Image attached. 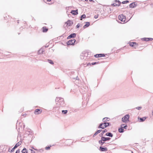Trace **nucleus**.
<instances>
[{
  "instance_id": "1",
  "label": "nucleus",
  "mask_w": 153,
  "mask_h": 153,
  "mask_svg": "<svg viewBox=\"0 0 153 153\" xmlns=\"http://www.w3.org/2000/svg\"><path fill=\"white\" fill-rule=\"evenodd\" d=\"M56 105L61 107H64L65 105V102L63 98L61 97H56Z\"/></svg>"
},
{
  "instance_id": "2",
  "label": "nucleus",
  "mask_w": 153,
  "mask_h": 153,
  "mask_svg": "<svg viewBox=\"0 0 153 153\" xmlns=\"http://www.w3.org/2000/svg\"><path fill=\"white\" fill-rule=\"evenodd\" d=\"M110 124L109 123H102L100 124L98 128L103 129L109 126Z\"/></svg>"
},
{
  "instance_id": "3",
  "label": "nucleus",
  "mask_w": 153,
  "mask_h": 153,
  "mask_svg": "<svg viewBox=\"0 0 153 153\" xmlns=\"http://www.w3.org/2000/svg\"><path fill=\"white\" fill-rule=\"evenodd\" d=\"M129 115L128 114L125 115L122 117V121L125 123H126L127 122L129 121Z\"/></svg>"
},
{
  "instance_id": "4",
  "label": "nucleus",
  "mask_w": 153,
  "mask_h": 153,
  "mask_svg": "<svg viewBox=\"0 0 153 153\" xmlns=\"http://www.w3.org/2000/svg\"><path fill=\"white\" fill-rule=\"evenodd\" d=\"M61 107L60 106H58L57 105L54 107L53 108V111L55 112L56 114H58L60 113V111L59 110V109Z\"/></svg>"
},
{
  "instance_id": "5",
  "label": "nucleus",
  "mask_w": 153,
  "mask_h": 153,
  "mask_svg": "<svg viewBox=\"0 0 153 153\" xmlns=\"http://www.w3.org/2000/svg\"><path fill=\"white\" fill-rule=\"evenodd\" d=\"M118 18L120 21L122 22H126V17L123 14H121L119 16Z\"/></svg>"
},
{
  "instance_id": "6",
  "label": "nucleus",
  "mask_w": 153,
  "mask_h": 153,
  "mask_svg": "<svg viewBox=\"0 0 153 153\" xmlns=\"http://www.w3.org/2000/svg\"><path fill=\"white\" fill-rule=\"evenodd\" d=\"M75 42L76 40L75 39H73L70 40L67 42V44L68 45H73Z\"/></svg>"
},
{
  "instance_id": "7",
  "label": "nucleus",
  "mask_w": 153,
  "mask_h": 153,
  "mask_svg": "<svg viewBox=\"0 0 153 153\" xmlns=\"http://www.w3.org/2000/svg\"><path fill=\"white\" fill-rule=\"evenodd\" d=\"M115 3L112 4L111 5L112 6H119L121 4V2L119 0H115Z\"/></svg>"
},
{
  "instance_id": "8",
  "label": "nucleus",
  "mask_w": 153,
  "mask_h": 153,
  "mask_svg": "<svg viewBox=\"0 0 153 153\" xmlns=\"http://www.w3.org/2000/svg\"><path fill=\"white\" fill-rule=\"evenodd\" d=\"M42 110L40 109H36L34 111V113L35 114H39L41 113Z\"/></svg>"
},
{
  "instance_id": "9",
  "label": "nucleus",
  "mask_w": 153,
  "mask_h": 153,
  "mask_svg": "<svg viewBox=\"0 0 153 153\" xmlns=\"http://www.w3.org/2000/svg\"><path fill=\"white\" fill-rule=\"evenodd\" d=\"M76 36V34L75 33H71L67 37V39H69L71 38H74Z\"/></svg>"
},
{
  "instance_id": "10",
  "label": "nucleus",
  "mask_w": 153,
  "mask_h": 153,
  "mask_svg": "<svg viewBox=\"0 0 153 153\" xmlns=\"http://www.w3.org/2000/svg\"><path fill=\"white\" fill-rule=\"evenodd\" d=\"M105 56V54L103 53L97 54L95 55L94 56L96 58L99 57H103Z\"/></svg>"
},
{
  "instance_id": "11",
  "label": "nucleus",
  "mask_w": 153,
  "mask_h": 153,
  "mask_svg": "<svg viewBox=\"0 0 153 153\" xmlns=\"http://www.w3.org/2000/svg\"><path fill=\"white\" fill-rule=\"evenodd\" d=\"M137 4L135 2H133L129 5V7L130 8H134L137 6Z\"/></svg>"
},
{
  "instance_id": "12",
  "label": "nucleus",
  "mask_w": 153,
  "mask_h": 153,
  "mask_svg": "<svg viewBox=\"0 0 153 153\" xmlns=\"http://www.w3.org/2000/svg\"><path fill=\"white\" fill-rule=\"evenodd\" d=\"M101 139L103 141H106L107 140H109L111 139V138L110 137H101Z\"/></svg>"
},
{
  "instance_id": "13",
  "label": "nucleus",
  "mask_w": 153,
  "mask_h": 153,
  "mask_svg": "<svg viewBox=\"0 0 153 153\" xmlns=\"http://www.w3.org/2000/svg\"><path fill=\"white\" fill-rule=\"evenodd\" d=\"M100 150L102 152H106L108 150L107 149L106 147H103L102 146L100 147Z\"/></svg>"
},
{
  "instance_id": "14",
  "label": "nucleus",
  "mask_w": 153,
  "mask_h": 153,
  "mask_svg": "<svg viewBox=\"0 0 153 153\" xmlns=\"http://www.w3.org/2000/svg\"><path fill=\"white\" fill-rule=\"evenodd\" d=\"M71 13L74 15H76L78 14V9L75 10H72L71 12Z\"/></svg>"
},
{
  "instance_id": "15",
  "label": "nucleus",
  "mask_w": 153,
  "mask_h": 153,
  "mask_svg": "<svg viewBox=\"0 0 153 153\" xmlns=\"http://www.w3.org/2000/svg\"><path fill=\"white\" fill-rule=\"evenodd\" d=\"M65 23L67 25L69 26H71L72 24H73V22L71 20H68Z\"/></svg>"
},
{
  "instance_id": "16",
  "label": "nucleus",
  "mask_w": 153,
  "mask_h": 153,
  "mask_svg": "<svg viewBox=\"0 0 153 153\" xmlns=\"http://www.w3.org/2000/svg\"><path fill=\"white\" fill-rule=\"evenodd\" d=\"M110 120V119L108 117H105L102 119V121L103 123H107V121H109Z\"/></svg>"
},
{
  "instance_id": "17",
  "label": "nucleus",
  "mask_w": 153,
  "mask_h": 153,
  "mask_svg": "<svg viewBox=\"0 0 153 153\" xmlns=\"http://www.w3.org/2000/svg\"><path fill=\"white\" fill-rule=\"evenodd\" d=\"M102 131V130L101 129L97 131L93 135V137H95L97 134L100 132Z\"/></svg>"
},
{
  "instance_id": "18",
  "label": "nucleus",
  "mask_w": 153,
  "mask_h": 153,
  "mask_svg": "<svg viewBox=\"0 0 153 153\" xmlns=\"http://www.w3.org/2000/svg\"><path fill=\"white\" fill-rule=\"evenodd\" d=\"M121 127L122 128H124V129H127L128 127V126H127V125L125 124H121Z\"/></svg>"
},
{
  "instance_id": "19",
  "label": "nucleus",
  "mask_w": 153,
  "mask_h": 153,
  "mask_svg": "<svg viewBox=\"0 0 153 153\" xmlns=\"http://www.w3.org/2000/svg\"><path fill=\"white\" fill-rule=\"evenodd\" d=\"M105 135L107 136H109L111 137H112L113 136V134L111 132H108L106 133Z\"/></svg>"
},
{
  "instance_id": "20",
  "label": "nucleus",
  "mask_w": 153,
  "mask_h": 153,
  "mask_svg": "<svg viewBox=\"0 0 153 153\" xmlns=\"http://www.w3.org/2000/svg\"><path fill=\"white\" fill-rule=\"evenodd\" d=\"M86 24L83 26V28H85L88 27L90 25V22H86Z\"/></svg>"
},
{
  "instance_id": "21",
  "label": "nucleus",
  "mask_w": 153,
  "mask_h": 153,
  "mask_svg": "<svg viewBox=\"0 0 153 153\" xmlns=\"http://www.w3.org/2000/svg\"><path fill=\"white\" fill-rule=\"evenodd\" d=\"M118 131L120 133H122L124 132V129L123 128L120 127V128L118 129Z\"/></svg>"
},
{
  "instance_id": "22",
  "label": "nucleus",
  "mask_w": 153,
  "mask_h": 153,
  "mask_svg": "<svg viewBox=\"0 0 153 153\" xmlns=\"http://www.w3.org/2000/svg\"><path fill=\"white\" fill-rule=\"evenodd\" d=\"M42 31L43 32H46L48 29L47 28H46V27H44L42 28Z\"/></svg>"
},
{
  "instance_id": "23",
  "label": "nucleus",
  "mask_w": 153,
  "mask_h": 153,
  "mask_svg": "<svg viewBox=\"0 0 153 153\" xmlns=\"http://www.w3.org/2000/svg\"><path fill=\"white\" fill-rule=\"evenodd\" d=\"M146 117H143L142 118H140L139 119L140 121V122H143L146 119Z\"/></svg>"
},
{
  "instance_id": "24",
  "label": "nucleus",
  "mask_w": 153,
  "mask_h": 153,
  "mask_svg": "<svg viewBox=\"0 0 153 153\" xmlns=\"http://www.w3.org/2000/svg\"><path fill=\"white\" fill-rule=\"evenodd\" d=\"M22 153H27V151L26 148H24L22 151Z\"/></svg>"
},
{
  "instance_id": "25",
  "label": "nucleus",
  "mask_w": 153,
  "mask_h": 153,
  "mask_svg": "<svg viewBox=\"0 0 153 153\" xmlns=\"http://www.w3.org/2000/svg\"><path fill=\"white\" fill-rule=\"evenodd\" d=\"M44 51L42 49H40V50L38 51V53L39 54H43V52Z\"/></svg>"
},
{
  "instance_id": "26",
  "label": "nucleus",
  "mask_w": 153,
  "mask_h": 153,
  "mask_svg": "<svg viewBox=\"0 0 153 153\" xmlns=\"http://www.w3.org/2000/svg\"><path fill=\"white\" fill-rule=\"evenodd\" d=\"M104 142L105 141H103L102 140V139H101V140L99 141V143L101 145H102L105 143Z\"/></svg>"
},
{
  "instance_id": "27",
  "label": "nucleus",
  "mask_w": 153,
  "mask_h": 153,
  "mask_svg": "<svg viewBox=\"0 0 153 153\" xmlns=\"http://www.w3.org/2000/svg\"><path fill=\"white\" fill-rule=\"evenodd\" d=\"M21 145V144L19 143V142H18L14 146V147L16 149L17 148L18 146H19Z\"/></svg>"
},
{
  "instance_id": "28",
  "label": "nucleus",
  "mask_w": 153,
  "mask_h": 153,
  "mask_svg": "<svg viewBox=\"0 0 153 153\" xmlns=\"http://www.w3.org/2000/svg\"><path fill=\"white\" fill-rule=\"evenodd\" d=\"M142 40L145 41H149L148 38H143L142 39Z\"/></svg>"
},
{
  "instance_id": "29",
  "label": "nucleus",
  "mask_w": 153,
  "mask_h": 153,
  "mask_svg": "<svg viewBox=\"0 0 153 153\" xmlns=\"http://www.w3.org/2000/svg\"><path fill=\"white\" fill-rule=\"evenodd\" d=\"M137 44V43L136 42H131L130 44V45L131 47H133L134 45H136Z\"/></svg>"
},
{
  "instance_id": "30",
  "label": "nucleus",
  "mask_w": 153,
  "mask_h": 153,
  "mask_svg": "<svg viewBox=\"0 0 153 153\" xmlns=\"http://www.w3.org/2000/svg\"><path fill=\"white\" fill-rule=\"evenodd\" d=\"M48 62L51 64H53V61L51 59H48Z\"/></svg>"
},
{
  "instance_id": "31",
  "label": "nucleus",
  "mask_w": 153,
  "mask_h": 153,
  "mask_svg": "<svg viewBox=\"0 0 153 153\" xmlns=\"http://www.w3.org/2000/svg\"><path fill=\"white\" fill-rule=\"evenodd\" d=\"M86 17V16L85 14H83L81 16V19H80V20H82V19H84Z\"/></svg>"
},
{
  "instance_id": "32",
  "label": "nucleus",
  "mask_w": 153,
  "mask_h": 153,
  "mask_svg": "<svg viewBox=\"0 0 153 153\" xmlns=\"http://www.w3.org/2000/svg\"><path fill=\"white\" fill-rule=\"evenodd\" d=\"M62 111V113L64 114H66L68 112V111L67 110H63Z\"/></svg>"
},
{
  "instance_id": "33",
  "label": "nucleus",
  "mask_w": 153,
  "mask_h": 153,
  "mask_svg": "<svg viewBox=\"0 0 153 153\" xmlns=\"http://www.w3.org/2000/svg\"><path fill=\"white\" fill-rule=\"evenodd\" d=\"M26 133L27 134L29 135L31 134L32 133V131H26Z\"/></svg>"
},
{
  "instance_id": "34",
  "label": "nucleus",
  "mask_w": 153,
  "mask_h": 153,
  "mask_svg": "<svg viewBox=\"0 0 153 153\" xmlns=\"http://www.w3.org/2000/svg\"><path fill=\"white\" fill-rule=\"evenodd\" d=\"M129 1H128V0H126V1H123L122 3L123 4H126V3H127L128 2H129Z\"/></svg>"
},
{
  "instance_id": "35",
  "label": "nucleus",
  "mask_w": 153,
  "mask_h": 153,
  "mask_svg": "<svg viewBox=\"0 0 153 153\" xmlns=\"http://www.w3.org/2000/svg\"><path fill=\"white\" fill-rule=\"evenodd\" d=\"M98 63V62H93L92 63H91V64L92 65H94L97 64Z\"/></svg>"
},
{
  "instance_id": "36",
  "label": "nucleus",
  "mask_w": 153,
  "mask_h": 153,
  "mask_svg": "<svg viewBox=\"0 0 153 153\" xmlns=\"http://www.w3.org/2000/svg\"><path fill=\"white\" fill-rule=\"evenodd\" d=\"M51 146H48V147H46L45 148V149L46 150H48L49 149H50V147Z\"/></svg>"
},
{
  "instance_id": "37",
  "label": "nucleus",
  "mask_w": 153,
  "mask_h": 153,
  "mask_svg": "<svg viewBox=\"0 0 153 153\" xmlns=\"http://www.w3.org/2000/svg\"><path fill=\"white\" fill-rule=\"evenodd\" d=\"M102 132L103 133H105V132H106L107 131V130L106 129H105L104 130H102Z\"/></svg>"
},
{
  "instance_id": "38",
  "label": "nucleus",
  "mask_w": 153,
  "mask_h": 153,
  "mask_svg": "<svg viewBox=\"0 0 153 153\" xmlns=\"http://www.w3.org/2000/svg\"><path fill=\"white\" fill-rule=\"evenodd\" d=\"M142 108V107H137L136 108L137 109H138L139 110H140Z\"/></svg>"
},
{
  "instance_id": "39",
  "label": "nucleus",
  "mask_w": 153,
  "mask_h": 153,
  "mask_svg": "<svg viewBox=\"0 0 153 153\" xmlns=\"http://www.w3.org/2000/svg\"><path fill=\"white\" fill-rule=\"evenodd\" d=\"M103 134H104V133H103L102 132L99 135L100 137H103Z\"/></svg>"
},
{
  "instance_id": "40",
  "label": "nucleus",
  "mask_w": 153,
  "mask_h": 153,
  "mask_svg": "<svg viewBox=\"0 0 153 153\" xmlns=\"http://www.w3.org/2000/svg\"><path fill=\"white\" fill-rule=\"evenodd\" d=\"M149 41H152L153 40V39L151 38H148Z\"/></svg>"
},
{
  "instance_id": "41",
  "label": "nucleus",
  "mask_w": 153,
  "mask_h": 153,
  "mask_svg": "<svg viewBox=\"0 0 153 153\" xmlns=\"http://www.w3.org/2000/svg\"><path fill=\"white\" fill-rule=\"evenodd\" d=\"M80 24H79L78 23L76 26V28H79L80 26Z\"/></svg>"
},
{
  "instance_id": "42",
  "label": "nucleus",
  "mask_w": 153,
  "mask_h": 153,
  "mask_svg": "<svg viewBox=\"0 0 153 153\" xmlns=\"http://www.w3.org/2000/svg\"><path fill=\"white\" fill-rule=\"evenodd\" d=\"M15 149V148L14 147L12 149H11V150L10 151V152H13Z\"/></svg>"
},
{
  "instance_id": "43",
  "label": "nucleus",
  "mask_w": 153,
  "mask_h": 153,
  "mask_svg": "<svg viewBox=\"0 0 153 153\" xmlns=\"http://www.w3.org/2000/svg\"><path fill=\"white\" fill-rule=\"evenodd\" d=\"M19 152H20L19 149H18L16 151V153H19Z\"/></svg>"
},
{
  "instance_id": "44",
  "label": "nucleus",
  "mask_w": 153,
  "mask_h": 153,
  "mask_svg": "<svg viewBox=\"0 0 153 153\" xmlns=\"http://www.w3.org/2000/svg\"><path fill=\"white\" fill-rule=\"evenodd\" d=\"M98 17V15H95V16H94V18H95V19H97V18Z\"/></svg>"
},
{
  "instance_id": "45",
  "label": "nucleus",
  "mask_w": 153,
  "mask_h": 153,
  "mask_svg": "<svg viewBox=\"0 0 153 153\" xmlns=\"http://www.w3.org/2000/svg\"><path fill=\"white\" fill-rule=\"evenodd\" d=\"M31 153H35V152L32 149H31Z\"/></svg>"
},
{
  "instance_id": "46",
  "label": "nucleus",
  "mask_w": 153,
  "mask_h": 153,
  "mask_svg": "<svg viewBox=\"0 0 153 153\" xmlns=\"http://www.w3.org/2000/svg\"><path fill=\"white\" fill-rule=\"evenodd\" d=\"M73 79H78V77L77 76V77H76L74 78Z\"/></svg>"
},
{
  "instance_id": "47",
  "label": "nucleus",
  "mask_w": 153,
  "mask_h": 153,
  "mask_svg": "<svg viewBox=\"0 0 153 153\" xmlns=\"http://www.w3.org/2000/svg\"><path fill=\"white\" fill-rule=\"evenodd\" d=\"M27 115V114H22V116L24 117H25Z\"/></svg>"
},
{
  "instance_id": "48",
  "label": "nucleus",
  "mask_w": 153,
  "mask_h": 153,
  "mask_svg": "<svg viewBox=\"0 0 153 153\" xmlns=\"http://www.w3.org/2000/svg\"><path fill=\"white\" fill-rule=\"evenodd\" d=\"M89 1H93V2H94V1L93 0H89Z\"/></svg>"
},
{
  "instance_id": "49",
  "label": "nucleus",
  "mask_w": 153,
  "mask_h": 153,
  "mask_svg": "<svg viewBox=\"0 0 153 153\" xmlns=\"http://www.w3.org/2000/svg\"><path fill=\"white\" fill-rule=\"evenodd\" d=\"M48 1H51V0H47Z\"/></svg>"
},
{
  "instance_id": "50",
  "label": "nucleus",
  "mask_w": 153,
  "mask_h": 153,
  "mask_svg": "<svg viewBox=\"0 0 153 153\" xmlns=\"http://www.w3.org/2000/svg\"><path fill=\"white\" fill-rule=\"evenodd\" d=\"M83 54H84L83 53H82V55H81V56L82 55V56H83Z\"/></svg>"
},
{
  "instance_id": "51",
  "label": "nucleus",
  "mask_w": 153,
  "mask_h": 153,
  "mask_svg": "<svg viewBox=\"0 0 153 153\" xmlns=\"http://www.w3.org/2000/svg\"><path fill=\"white\" fill-rule=\"evenodd\" d=\"M152 115H153V110H152Z\"/></svg>"
},
{
  "instance_id": "52",
  "label": "nucleus",
  "mask_w": 153,
  "mask_h": 153,
  "mask_svg": "<svg viewBox=\"0 0 153 153\" xmlns=\"http://www.w3.org/2000/svg\"><path fill=\"white\" fill-rule=\"evenodd\" d=\"M85 1H87L88 0H85Z\"/></svg>"
},
{
  "instance_id": "53",
  "label": "nucleus",
  "mask_w": 153,
  "mask_h": 153,
  "mask_svg": "<svg viewBox=\"0 0 153 153\" xmlns=\"http://www.w3.org/2000/svg\"><path fill=\"white\" fill-rule=\"evenodd\" d=\"M89 64L90 65H91L90 64V63H89L88 64H88Z\"/></svg>"
},
{
  "instance_id": "54",
  "label": "nucleus",
  "mask_w": 153,
  "mask_h": 153,
  "mask_svg": "<svg viewBox=\"0 0 153 153\" xmlns=\"http://www.w3.org/2000/svg\"><path fill=\"white\" fill-rule=\"evenodd\" d=\"M32 148L33 149V147H32Z\"/></svg>"
},
{
  "instance_id": "55",
  "label": "nucleus",
  "mask_w": 153,
  "mask_h": 153,
  "mask_svg": "<svg viewBox=\"0 0 153 153\" xmlns=\"http://www.w3.org/2000/svg\"><path fill=\"white\" fill-rule=\"evenodd\" d=\"M131 153H133V152H132Z\"/></svg>"
}]
</instances>
